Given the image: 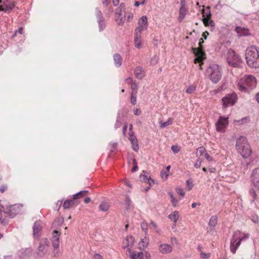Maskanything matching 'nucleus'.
I'll return each mask as SVG.
<instances>
[{"label": "nucleus", "mask_w": 259, "mask_h": 259, "mask_svg": "<svg viewBox=\"0 0 259 259\" xmlns=\"http://www.w3.org/2000/svg\"><path fill=\"white\" fill-rule=\"evenodd\" d=\"M245 59L249 67L259 68V48L253 46L248 47L246 51Z\"/></svg>", "instance_id": "1"}, {"label": "nucleus", "mask_w": 259, "mask_h": 259, "mask_svg": "<svg viewBox=\"0 0 259 259\" xmlns=\"http://www.w3.org/2000/svg\"><path fill=\"white\" fill-rule=\"evenodd\" d=\"M256 80L252 75H245L238 81L237 87L238 90L244 93H248L250 89L255 87Z\"/></svg>", "instance_id": "2"}, {"label": "nucleus", "mask_w": 259, "mask_h": 259, "mask_svg": "<svg viewBox=\"0 0 259 259\" xmlns=\"http://www.w3.org/2000/svg\"><path fill=\"white\" fill-rule=\"evenodd\" d=\"M236 147L242 156L246 158L250 156L252 150L247 139L244 137H239L236 141Z\"/></svg>", "instance_id": "3"}, {"label": "nucleus", "mask_w": 259, "mask_h": 259, "mask_svg": "<svg viewBox=\"0 0 259 259\" xmlns=\"http://www.w3.org/2000/svg\"><path fill=\"white\" fill-rule=\"evenodd\" d=\"M206 73L209 79L214 83H218L222 76L221 66L215 64L209 66L207 68Z\"/></svg>", "instance_id": "4"}, {"label": "nucleus", "mask_w": 259, "mask_h": 259, "mask_svg": "<svg viewBox=\"0 0 259 259\" xmlns=\"http://www.w3.org/2000/svg\"><path fill=\"white\" fill-rule=\"evenodd\" d=\"M204 43L203 38L200 39L199 47L198 48H192L193 53L195 54L196 58L194 59V62L199 63L200 69H202V65L203 64V61L206 59V54L203 51L202 44Z\"/></svg>", "instance_id": "5"}, {"label": "nucleus", "mask_w": 259, "mask_h": 259, "mask_svg": "<svg viewBox=\"0 0 259 259\" xmlns=\"http://www.w3.org/2000/svg\"><path fill=\"white\" fill-rule=\"evenodd\" d=\"M226 61L230 66L234 67H238L242 63L240 56L232 49L228 50L226 54Z\"/></svg>", "instance_id": "6"}, {"label": "nucleus", "mask_w": 259, "mask_h": 259, "mask_svg": "<svg viewBox=\"0 0 259 259\" xmlns=\"http://www.w3.org/2000/svg\"><path fill=\"white\" fill-rule=\"evenodd\" d=\"M248 235L243 236L239 231H236L233 236L230 244V250L233 253H235L237 249L240 245L241 241L245 238H247Z\"/></svg>", "instance_id": "7"}, {"label": "nucleus", "mask_w": 259, "mask_h": 259, "mask_svg": "<svg viewBox=\"0 0 259 259\" xmlns=\"http://www.w3.org/2000/svg\"><path fill=\"white\" fill-rule=\"evenodd\" d=\"M49 241L46 238H42L40 240L37 252L38 256H42L47 253L49 249Z\"/></svg>", "instance_id": "8"}, {"label": "nucleus", "mask_w": 259, "mask_h": 259, "mask_svg": "<svg viewBox=\"0 0 259 259\" xmlns=\"http://www.w3.org/2000/svg\"><path fill=\"white\" fill-rule=\"evenodd\" d=\"M146 16H143L138 21V26L135 29V32L141 33L142 31L146 30L148 28V23Z\"/></svg>", "instance_id": "9"}, {"label": "nucleus", "mask_w": 259, "mask_h": 259, "mask_svg": "<svg viewBox=\"0 0 259 259\" xmlns=\"http://www.w3.org/2000/svg\"><path fill=\"white\" fill-rule=\"evenodd\" d=\"M228 123V118H224L223 117L220 116L219 119L215 123L217 131L218 132H223Z\"/></svg>", "instance_id": "10"}, {"label": "nucleus", "mask_w": 259, "mask_h": 259, "mask_svg": "<svg viewBox=\"0 0 259 259\" xmlns=\"http://www.w3.org/2000/svg\"><path fill=\"white\" fill-rule=\"evenodd\" d=\"M251 182L254 186L259 189V167L254 169L250 176Z\"/></svg>", "instance_id": "11"}, {"label": "nucleus", "mask_w": 259, "mask_h": 259, "mask_svg": "<svg viewBox=\"0 0 259 259\" xmlns=\"http://www.w3.org/2000/svg\"><path fill=\"white\" fill-rule=\"evenodd\" d=\"M235 97L234 94H228L223 98L222 101L224 107L226 108L230 105H234L235 102Z\"/></svg>", "instance_id": "12"}, {"label": "nucleus", "mask_w": 259, "mask_h": 259, "mask_svg": "<svg viewBox=\"0 0 259 259\" xmlns=\"http://www.w3.org/2000/svg\"><path fill=\"white\" fill-rule=\"evenodd\" d=\"M61 232L55 230L53 232L52 241L53 246L55 248H58L60 245V236Z\"/></svg>", "instance_id": "13"}, {"label": "nucleus", "mask_w": 259, "mask_h": 259, "mask_svg": "<svg viewBox=\"0 0 259 259\" xmlns=\"http://www.w3.org/2000/svg\"><path fill=\"white\" fill-rule=\"evenodd\" d=\"M158 250L162 254H168L172 251V247L170 244L162 243L159 245Z\"/></svg>", "instance_id": "14"}, {"label": "nucleus", "mask_w": 259, "mask_h": 259, "mask_svg": "<svg viewBox=\"0 0 259 259\" xmlns=\"http://www.w3.org/2000/svg\"><path fill=\"white\" fill-rule=\"evenodd\" d=\"M235 31L239 36H246L249 34L248 29L243 27L237 26L235 28Z\"/></svg>", "instance_id": "15"}, {"label": "nucleus", "mask_w": 259, "mask_h": 259, "mask_svg": "<svg viewBox=\"0 0 259 259\" xmlns=\"http://www.w3.org/2000/svg\"><path fill=\"white\" fill-rule=\"evenodd\" d=\"M134 74L137 78L142 79L145 76L143 68L141 66L137 67L134 70Z\"/></svg>", "instance_id": "16"}, {"label": "nucleus", "mask_w": 259, "mask_h": 259, "mask_svg": "<svg viewBox=\"0 0 259 259\" xmlns=\"http://www.w3.org/2000/svg\"><path fill=\"white\" fill-rule=\"evenodd\" d=\"M134 42L135 46L137 48L140 49L142 47L141 33L135 32Z\"/></svg>", "instance_id": "17"}, {"label": "nucleus", "mask_w": 259, "mask_h": 259, "mask_svg": "<svg viewBox=\"0 0 259 259\" xmlns=\"http://www.w3.org/2000/svg\"><path fill=\"white\" fill-rule=\"evenodd\" d=\"M114 65L116 67H120L121 66L122 58L119 54H115L113 55Z\"/></svg>", "instance_id": "18"}, {"label": "nucleus", "mask_w": 259, "mask_h": 259, "mask_svg": "<svg viewBox=\"0 0 259 259\" xmlns=\"http://www.w3.org/2000/svg\"><path fill=\"white\" fill-rule=\"evenodd\" d=\"M41 229L40 223L39 222H35L33 227L34 236H38Z\"/></svg>", "instance_id": "19"}, {"label": "nucleus", "mask_w": 259, "mask_h": 259, "mask_svg": "<svg viewBox=\"0 0 259 259\" xmlns=\"http://www.w3.org/2000/svg\"><path fill=\"white\" fill-rule=\"evenodd\" d=\"M188 12V10L186 8H180L179 13V15L178 18V20L179 22H182L184 18L185 17L187 13Z\"/></svg>", "instance_id": "20"}, {"label": "nucleus", "mask_w": 259, "mask_h": 259, "mask_svg": "<svg viewBox=\"0 0 259 259\" xmlns=\"http://www.w3.org/2000/svg\"><path fill=\"white\" fill-rule=\"evenodd\" d=\"M75 200L76 199H73V197L71 199L66 200L63 204V207L64 209L70 208L71 206L74 205L76 202Z\"/></svg>", "instance_id": "21"}, {"label": "nucleus", "mask_w": 259, "mask_h": 259, "mask_svg": "<svg viewBox=\"0 0 259 259\" xmlns=\"http://www.w3.org/2000/svg\"><path fill=\"white\" fill-rule=\"evenodd\" d=\"M149 243V239L147 237H145L144 238L142 239L139 242L140 249L144 250L148 246Z\"/></svg>", "instance_id": "22"}, {"label": "nucleus", "mask_w": 259, "mask_h": 259, "mask_svg": "<svg viewBox=\"0 0 259 259\" xmlns=\"http://www.w3.org/2000/svg\"><path fill=\"white\" fill-rule=\"evenodd\" d=\"M143 258L144 253L142 251L138 252L135 251L131 255V259H143Z\"/></svg>", "instance_id": "23"}, {"label": "nucleus", "mask_w": 259, "mask_h": 259, "mask_svg": "<svg viewBox=\"0 0 259 259\" xmlns=\"http://www.w3.org/2000/svg\"><path fill=\"white\" fill-rule=\"evenodd\" d=\"M110 205L108 202L104 201L101 202L99 208L100 211H107L109 208Z\"/></svg>", "instance_id": "24"}, {"label": "nucleus", "mask_w": 259, "mask_h": 259, "mask_svg": "<svg viewBox=\"0 0 259 259\" xmlns=\"http://www.w3.org/2000/svg\"><path fill=\"white\" fill-rule=\"evenodd\" d=\"M202 21L205 26H211L213 28L215 27V24L213 20L208 18H203Z\"/></svg>", "instance_id": "25"}, {"label": "nucleus", "mask_w": 259, "mask_h": 259, "mask_svg": "<svg viewBox=\"0 0 259 259\" xmlns=\"http://www.w3.org/2000/svg\"><path fill=\"white\" fill-rule=\"evenodd\" d=\"M132 138L133 139L130 140L132 144V148L134 151L137 152L139 150V144L138 143V140L136 137H133Z\"/></svg>", "instance_id": "26"}, {"label": "nucleus", "mask_w": 259, "mask_h": 259, "mask_svg": "<svg viewBox=\"0 0 259 259\" xmlns=\"http://www.w3.org/2000/svg\"><path fill=\"white\" fill-rule=\"evenodd\" d=\"M88 193H89V191L87 190L80 191V192H79L73 195V199H80V198L86 196Z\"/></svg>", "instance_id": "27"}, {"label": "nucleus", "mask_w": 259, "mask_h": 259, "mask_svg": "<svg viewBox=\"0 0 259 259\" xmlns=\"http://www.w3.org/2000/svg\"><path fill=\"white\" fill-rule=\"evenodd\" d=\"M173 118H168L167 120L165 122H163L162 121H159V126L161 128H163L168 125H171L173 122Z\"/></svg>", "instance_id": "28"}, {"label": "nucleus", "mask_w": 259, "mask_h": 259, "mask_svg": "<svg viewBox=\"0 0 259 259\" xmlns=\"http://www.w3.org/2000/svg\"><path fill=\"white\" fill-rule=\"evenodd\" d=\"M143 172H144L145 174L141 175V177H143V179L145 182L148 183L149 185H151L152 183H153V180H151L150 176L147 172H146L144 171H143Z\"/></svg>", "instance_id": "29"}, {"label": "nucleus", "mask_w": 259, "mask_h": 259, "mask_svg": "<svg viewBox=\"0 0 259 259\" xmlns=\"http://www.w3.org/2000/svg\"><path fill=\"white\" fill-rule=\"evenodd\" d=\"M168 217L169 219L176 223L179 218V212L178 211H175L172 213L170 214Z\"/></svg>", "instance_id": "30"}, {"label": "nucleus", "mask_w": 259, "mask_h": 259, "mask_svg": "<svg viewBox=\"0 0 259 259\" xmlns=\"http://www.w3.org/2000/svg\"><path fill=\"white\" fill-rule=\"evenodd\" d=\"M4 5L5 6L6 9H7V12L9 10H12L15 6L14 3H13V2L11 3L8 1H7L4 3Z\"/></svg>", "instance_id": "31"}, {"label": "nucleus", "mask_w": 259, "mask_h": 259, "mask_svg": "<svg viewBox=\"0 0 259 259\" xmlns=\"http://www.w3.org/2000/svg\"><path fill=\"white\" fill-rule=\"evenodd\" d=\"M218 222V218L216 215H213L212 216L209 221L208 225L210 227H214Z\"/></svg>", "instance_id": "32"}, {"label": "nucleus", "mask_w": 259, "mask_h": 259, "mask_svg": "<svg viewBox=\"0 0 259 259\" xmlns=\"http://www.w3.org/2000/svg\"><path fill=\"white\" fill-rule=\"evenodd\" d=\"M202 14L203 18H210L211 14L210 11L209 7H207L206 10L203 9L202 11Z\"/></svg>", "instance_id": "33"}, {"label": "nucleus", "mask_w": 259, "mask_h": 259, "mask_svg": "<svg viewBox=\"0 0 259 259\" xmlns=\"http://www.w3.org/2000/svg\"><path fill=\"white\" fill-rule=\"evenodd\" d=\"M134 242V240L132 237H130L129 238H126V240H124V244L126 245V247H132V245Z\"/></svg>", "instance_id": "34"}, {"label": "nucleus", "mask_w": 259, "mask_h": 259, "mask_svg": "<svg viewBox=\"0 0 259 259\" xmlns=\"http://www.w3.org/2000/svg\"><path fill=\"white\" fill-rule=\"evenodd\" d=\"M168 194L170 196L172 206L175 207L176 206L178 202V199L174 196V195L171 192H169Z\"/></svg>", "instance_id": "35"}, {"label": "nucleus", "mask_w": 259, "mask_h": 259, "mask_svg": "<svg viewBox=\"0 0 259 259\" xmlns=\"http://www.w3.org/2000/svg\"><path fill=\"white\" fill-rule=\"evenodd\" d=\"M131 102L132 105H135L137 103V93L132 92L131 94Z\"/></svg>", "instance_id": "36"}, {"label": "nucleus", "mask_w": 259, "mask_h": 259, "mask_svg": "<svg viewBox=\"0 0 259 259\" xmlns=\"http://www.w3.org/2000/svg\"><path fill=\"white\" fill-rule=\"evenodd\" d=\"M95 13H96V17L97 18V21L100 20H102L104 19V18L103 17L102 13H101V11L99 9H98V8L96 9Z\"/></svg>", "instance_id": "37"}, {"label": "nucleus", "mask_w": 259, "mask_h": 259, "mask_svg": "<svg viewBox=\"0 0 259 259\" xmlns=\"http://www.w3.org/2000/svg\"><path fill=\"white\" fill-rule=\"evenodd\" d=\"M249 195L252 198V199L251 200V203H253L257 198V194H256L255 190L253 189H251L249 191Z\"/></svg>", "instance_id": "38"}, {"label": "nucleus", "mask_w": 259, "mask_h": 259, "mask_svg": "<svg viewBox=\"0 0 259 259\" xmlns=\"http://www.w3.org/2000/svg\"><path fill=\"white\" fill-rule=\"evenodd\" d=\"M98 23L99 24V30L100 31L103 30L105 27V22L104 19L98 20Z\"/></svg>", "instance_id": "39"}, {"label": "nucleus", "mask_w": 259, "mask_h": 259, "mask_svg": "<svg viewBox=\"0 0 259 259\" xmlns=\"http://www.w3.org/2000/svg\"><path fill=\"white\" fill-rule=\"evenodd\" d=\"M141 227L143 231L145 232V234H147V231H148V224L145 222H143L141 224Z\"/></svg>", "instance_id": "40"}, {"label": "nucleus", "mask_w": 259, "mask_h": 259, "mask_svg": "<svg viewBox=\"0 0 259 259\" xmlns=\"http://www.w3.org/2000/svg\"><path fill=\"white\" fill-rule=\"evenodd\" d=\"M125 20V17H121V16L119 15H118L116 18V21L118 24L119 25H122L124 23Z\"/></svg>", "instance_id": "41"}, {"label": "nucleus", "mask_w": 259, "mask_h": 259, "mask_svg": "<svg viewBox=\"0 0 259 259\" xmlns=\"http://www.w3.org/2000/svg\"><path fill=\"white\" fill-rule=\"evenodd\" d=\"M196 90V87L194 85H191L186 90V93L189 94H192Z\"/></svg>", "instance_id": "42"}, {"label": "nucleus", "mask_w": 259, "mask_h": 259, "mask_svg": "<svg viewBox=\"0 0 259 259\" xmlns=\"http://www.w3.org/2000/svg\"><path fill=\"white\" fill-rule=\"evenodd\" d=\"M125 202L127 209H128L131 205V200L130 199V197L128 195H126L125 196Z\"/></svg>", "instance_id": "43"}, {"label": "nucleus", "mask_w": 259, "mask_h": 259, "mask_svg": "<svg viewBox=\"0 0 259 259\" xmlns=\"http://www.w3.org/2000/svg\"><path fill=\"white\" fill-rule=\"evenodd\" d=\"M119 118H120L119 116H118L117 117L116 123H115V124L114 125L115 129H117L118 128L120 127L121 126V122L119 120Z\"/></svg>", "instance_id": "44"}, {"label": "nucleus", "mask_w": 259, "mask_h": 259, "mask_svg": "<svg viewBox=\"0 0 259 259\" xmlns=\"http://www.w3.org/2000/svg\"><path fill=\"white\" fill-rule=\"evenodd\" d=\"M171 149L174 154H176V153H178L180 150V148L177 145L171 146Z\"/></svg>", "instance_id": "45"}, {"label": "nucleus", "mask_w": 259, "mask_h": 259, "mask_svg": "<svg viewBox=\"0 0 259 259\" xmlns=\"http://www.w3.org/2000/svg\"><path fill=\"white\" fill-rule=\"evenodd\" d=\"M200 257L202 258H208L210 256V253H205L203 252H201L200 253Z\"/></svg>", "instance_id": "46"}, {"label": "nucleus", "mask_w": 259, "mask_h": 259, "mask_svg": "<svg viewBox=\"0 0 259 259\" xmlns=\"http://www.w3.org/2000/svg\"><path fill=\"white\" fill-rule=\"evenodd\" d=\"M160 176L164 180H165L167 179L168 174L167 172L164 170H161L160 172Z\"/></svg>", "instance_id": "47"}, {"label": "nucleus", "mask_w": 259, "mask_h": 259, "mask_svg": "<svg viewBox=\"0 0 259 259\" xmlns=\"http://www.w3.org/2000/svg\"><path fill=\"white\" fill-rule=\"evenodd\" d=\"M150 227L153 228L154 229L156 230V232L158 233H159L160 232V230L159 229H157V226L155 224V223L153 221H151L150 224Z\"/></svg>", "instance_id": "48"}, {"label": "nucleus", "mask_w": 259, "mask_h": 259, "mask_svg": "<svg viewBox=\"0 0 259 259\" xmlns=\"http://www.w3.org/2000/svg\"><path fill=\"white\" fill-rule=\"evenodd\" d=\"M201 163H202V160L198 159L197 160V161L196 162V163L194 164V167L196 168H198L201 166Z\"/></svg>", "instance_id": "49"}, {"label": "nucleus", "mask_w": 259, "mask_h": 259, "mask_svg": "<svg viewBox=\"0 0 259 259\" xmlns=\"http://www.w3.org/2000/svg\"><path fill=\"white\" fill-rule=\"evenodd\" d=\"M205 151V148L203 146L200 147L197 149V152H199L201 155L204 154Z\"/></svg>", "instance_id": "50"}, {"label": "nucleus", "mask_w": 259, "mask_h": 259, "mask_svg": "<svg viewBox=\"0 0 259 259\" xmlns=\"http://www.w3.org/2000/svg\"><path fill=\"white\" fill-rule=\"evenodd\" d=\"M176 191L177 192V193L182 196H184L185 195V193L183 191V190L181 188H177L176 189Z\"/></svg>", "instance_id": "51"}, {"label": "nucleus", "mask_w": 259, "mask_h": 259, "mask_svg": "<svg viewBox=\"0 0 259 259\" xmlns=\"http://www.w3.org/2000/svg\"><path fill=\"white\" fill-rule=\"evenodd\" d=\"M17 33H19L20 34H22L23 33V28L20 27L18 30H16L14 33V34L13 35L12 37H14L16 35Z\"/></svg>", "instance_id": "52"}, {"label": "nucleus", "mask_w": 259, "mask_h": 259, "mask_svg": "<svg viewBox=\"0 0 259 259\" xmlns=\"http://www.w3.org/2000/svg\"><path fill=\"white\" fill-rule=\"evenodd\" d=\"M158 61V57L156 56H154L151 59V63L156 64Z\"/></svg>", "instance_id": "53"}, {"label": "nucleus", "mask_w": 259, "mask_h": 259, "mask_svg": "<svg viewBox=\"0 0 259 259\" xmlns=\"http://www.w3.org/2000/svg\"><path fill=\"white\" fill-rule=\"evenodd\" d=\"M205 157L208 161H211L213 160V158L211 157L207 153H204Z\"/></svg>", "instance_id": "54"}, {"label": "nucleus", "mask_w": 259, "mask_h": 259, "mask_svg": "<svg viewBox=\"0 0 259 259\" xmlns=\"http://www.w3.org/2000/svg\"><path fill=\"white\" fill-rule=\"evenodd\" d=\"M133 17H134V16L132 13L129 14L128 15V16H127V18H126L127 21L131 22L133 20Z\"/></svg>", "instance_id": "55"}, {"label": "nucleus", "mask_w": 259, "mask_h": 259, "mask_svg": "<svg viewBox=\"0 0 259 259\" xmlns=\"http://www.w3.org/2000/svg\"><path fill=\"white\" fill-rule=\"evenodd\" d=\"M7 189V186L6 185H2L0 187V191L1 193H4Z\"/></svg>", "instance_id": "56"}, {"label": "nucleus", "mask_w": 259, "mask_h": 259, "mask_svg": "<svg viewBox=\"0 0 259 259\" xmlns=\"http://www.w3.org/2000/svg\"><path fill=\"white\" fill-rule=\"evenodd\" d=\"M110 0H102V3L103 5L105 7L108 6V5L110 3Z\"/></svg>", "instance_id": "57"}, {"label": "nucleus", "mask_w": 259, "mask_h": 259, "mask_svg": "<svg viewBox=\"0 0 259 259\" xmlns=\"http://www.w3.org/2000/svg\"><path fill=\"white\" fill-rule=\"evenodd\" d=\"M125 81L128 84H132L133 83V79L130 77L125 79Z\"/></svg>", "instance_id": "58"}, {"label": "nucleus", "mask_w": 259, "mask_h": 259, "mask_svg": "<svg viewBox=\"0 0 259 259\" xmlns=\"http://www.w3.org/2000/svg\"><path fill=\"white\" fill-rule=\"evenodd\" d=\"M122 11V9H120V8H117L115 10V14L116 15H118L119 16H121V13Z\"/></svg>", "instance_id": "59"}, {"label": "nucleus", "mask_w": 259, "mask_h": 259, "mask_svg": "<svg viewBox=\"0 0 259 259\" xmlns=\"http://www.w3.org/2000/svg\"><path fill=\"white\" fill-rule=\"evenodd\" d=\"M141 114V111L140 109H137L134 111V114L135 115H140Z\"/></svg>", "instance_id": "60"}, {"label": "nucleus", "mask_w": 259, "mask_h": 259, "mask_svg": "<svg viewBox=\"0 0 259 259\" xmlns=\"http://www.w3.org/2000/svg\"><path fill=\"white\" fill-rule=\"evenodd\" d=\"M94 259H103V258L100 254L96 253L94 255Z\"/></svg>", "instance_id": "61"}, {"label": "nucleus", "mask_w": 259, "mask_h": 259, "mask_svg": "<svg viewBox=\"0 0 259 259\" xmlns=\"http://www.w3.org/2000/svg\"><path fill=\"white\" fill-rule=\"evenodd\" d=\"M128 136H129V140H130L131 139H133L132 138L133 137H136L135 136H134V133L133 131H130V133L128 134Z\"/></svg>", "instance_id": "62"}, {"label": "nucleus", "mask_w": 259, "mask_h": 259, "mask_svg": "<svg viewBox=\"0 0 259 259\" xmlns=\"http://www.w3.org/2000/svg\"><path fill=\"white\" fill-rule=\"evenodd\" d=\"M127 128V124H124V125L123 126V128H122V132H123V134L124 135H125V133L126 132Z\"/></svg>", "instance_id": "63"}, {"label": "nucleus", "mask_w": 259, "mask_h": 259, "mask_svg": "<svg viewBox=\"0 0 259 259\" xmlns=\"http://www.w3.org/2000/svg\"><path fill=\"white\" fill-rule=\"evenodd\" d=\"M181 7L180 8H186V2L185 0H182L180 2Z\"/></svg>", "instance_id": "64"}]
</instances>
